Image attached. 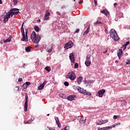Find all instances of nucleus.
Listing matches in <instances>:
<instances>
[{
	"label": "nucleus",
	"mask_w": 130,
	"mask_h": 130,
	"mask_svg": "<svg viewBox=\"0 0 130 130\" xmlns=\"http://www.w3.org/2000/svg\"><path fill=\"white\" fill-rule=\"evenodd\" d=\"M46 84V81H44L42 84L40 85L38 87V90H42L44 88Z\"/></svg>",
	"instance_id": "2eb2a0df"
},
{
	"label": "nucleus",
	"mask_w": 130,
	"mask_h": 130,
	"mask_svg": "<svg viewBox=\"0 0 130 130\" xmlns=\"http://www.w3.org/2000/svg\"><path fill=\"white\" fill-rule=\"evenodd\" d=\"M110 36L114 41H117L119 39L117 33H116V31L114 29H112L110 31Z\"/></svg>",
	"instance_id": "7ed1b4c3"
},
{
	"label": "nucleus",
	"mask_w": 130,
	"mask_h": 130,
	"mask_svg": "<svg viewBox=\"0 0 130 130\" xmlns=\"http://www.w3.org/2000/svg\"><path fill=\"white\" fill-rule=\"evenodd\" d=\"M79 4H82V2H79Z\"/></svg>",
	"instance_id": "6e6d98bb"
},
{
	"label": "nucleus",
	"mask_w": 130,
	"mask_h": 130,
	"mask_svg": "<svg viewBox=\"0 0 130 130\" xmlns=\"http://www.w3.org/2000/svg\"><path fill=\"white\" fill-rule=\"evenodd\" d=\"M101 13H102L103 14H104V15H106V16H107L109 14V12H108L107 10H102Z\"/></svg>",
	"instance_id": "4be33fe9"
},
{
	"label": "nucleus",
	"mask_w": 130,
	"mask_h": 130,
	"mask_svg": "<svg viewBox=\"0 0 130 130\" xmlns=\"http://www.w3.org/2000/svg\"><path fill=\"white\" fill-rule=\"evenodd\" d=\"M76 97L75 95H71L68 97L67 99L69 101H73V100H75V98Z\"/></svg>",
	"instance_id": "a211bd4d"
},
{
	"label": "nucleus",
	"mask_w": 130,
	"mask_h": 130,
	"mask_svg": "<svg viewBox=\"0 0 130 130\" xmlns=\"http://www.w3.org/2000/svg\"><path fill=\"white\" fill-rule=\"evenodd\" d=\"M55 120L56 122V124L58 125V127H60V122H59V120L58 119V117H55Z\"/></svg>",
	"instance_id": "6ab92c4d"
},
{
	"label": "nucleus",
	"mask_w": 130,
	"mask_h": 130,
	"mask_svg": "<svg viewBox=\"0 0 130 130\" xmlns=\"http://www.w3.org/2000/svg\"><path fill=\"white\" fill-rule=\"evenodd\" d=\"M33 120H34V118L31 119V120H29L25 123V124H27V123H30V122H31V121H33Z\"/></svg>",
	"instance_id": "7c9ffc66"
},
{
	"label": "nucleus",
	"mask_w": 130,
	"mask_h": 130,
	"mask_svg": "<svg viewBox=\"0 0 130 130\" xmlns=\"http://www.w3.org/2000/svg\"><path fill=\"white\" fill-rule=\"evenodd\" d=\"M115 63H118V61L117 60H116L115 61Z\"/></svg>",
	"instance_id": "8fccbe9b"
},
{
	"label": "nucleus",
	"mask_w": 130,
	"mask_h": 130,
	"mask_svg": "<svg viewBox=\"0 0 130 130\" xmlns=\"http://www.w3.org/2000/svg\"><path fill=\"white\" fill-rule=\"evenodd\" d=\"M117 55L118 56L119 59H120L121 58V55H122V49H119L117 52Z\"/></svg>",
	"instance_id": "f3484780"
},
{
	"label": "nucleus",
	"mask_w": 130,
	"mask_h": 130,
	"mask_svg": "<svg viewBox=\"0 0 130 130\" xmlns=\"http://www.w3.org/2000/svg\"><path fill=\"white\" fill-rule=\"evenodd\" d=\"M82 81H83V77H79L77 79V83H78V85H80V84H81V83H82Z\"/></svg>",
	"instance_id": "aec40b11"
},
{
	"label": "nucleus",
	"mask_w": 130,
	"mask_h": 130,
	"mask_svg": "<svg viewBox=\"0 0 130 130\" xmlns=\"http://www.w3.org/2000/svg\"><path fill=\"white\" fill-rule=\"evenodd\" d=\"M47 130H55V129H53L51 127H47Z\"/></svg>",
	"instance_id": "473e14b6"
},
{
	"label": "nucleus",
	"mask_w": 130,
	"mask_h": 130,
	"mask_svg": "<svg viewBox=\"0 0 130 130\" xmlns=\"http://www.w3.org/2000/svg\"><path fill=\"white\" fill-rule=\"evenodd\" d=\"M23 25H24V23L22 24V27L21 28V34L22 35V38L21 39V41H25V42H28V36H27V31H24V28H23Z\"/></svg>",
	"instance_id": "20e7f679"
},
{
	"label": "nucleus",
	"mask_w": 130,
	"mask_h": 130,
	"mask_svg": "<svg viewBox=\"0 0 130 130\" xmlns=\"http://www.w3.org/2000/svg\"><path fill=\"white\" fill-rule=\"evenodd\" d=\"M30 84L31 83H30V82H26L24 84H23V86H25V87H24V89H27L29 85H30Z\"/></svg>",
	"instance_id": "412c9836"
},
{
	"label": "nucleus",
	"mask_w": 130,
	"mask_h": 130,
	"mask_svg": "<svg viewBox=\"0 0 130 130\" xmlns=\"http://www.w3.org/2000/svg\"><path fill=\"white\" fill-rule=\"evenodd\" d=\"M25 99L26 101L24 104V111H27L28 110V94L27 93H25Z\"/></svg>",
	"instance_id": "9d476101"
},
{
	"label": "nucleus",
	"mask_w": 130,
	"mask_h": 130,
	"mask_svg": "<svg viewBox=\"0 0 130 130\" xmlns=\"http://www.w3.org/2000/svg\"><path fill=\"white\" fill-rule=\"evenodd\" d=\"M77 90L80 93L83 94L84 95H87L88 96H91L92 94L90 92H87L86 90H84L83 88L78 87Z\"/></svg>",
	"instance_id": "0eeeda50"
},
{
	"label": "nucleus",
	"mask_w": 130,
	"mask_h": 130,
	"mask_svg": "<svg viewBox=\"0 0 130 130\" xmlns=\"http://www.w3.org/2000/svg\"><path fill=\"white\" fill-rule=\"evenodd\" d=\"M97 24H102V22L99 21H97L94 23V25H97Z\"/></svg>",
	"instance_id": "c756f323"
},
{
	"label": "nucleus",
	"mask_w": 130,
	"mask_h": 130,
	"mask_svg": "<svg viewBox=\"0 0 130 130\" xmlns=\"http://www.w3.org/2000/svg\"><path fill=\"white\" fill-rule=\"evenodd\" d=\"M50 15V13L48 11H46L45 15L44 16V21H47L49 19V16Z\"/></svg>",
	"instance_id": "4468645a"
},
{
	"label": "nucleus",
	"mask_w": 130,
	"mask_h": 130,
	"mask_svg": "<svg viewBox=\"0 0 130 130\" xmlns=\"http://www.w3.org/2000/svg\"><path fill=\"white\" fill-rule=\"evenodd\" d=\"M11 39H12V36H10L8 39L5 40L4 41V43H7V42H10V41H11Z\"/></svg>",
	"instance_id": "b1692460"
},
{
	"label": "nucleus",
	"mask_w": 130,
	"mask_h": 130,
	"mask_svg": "<svg viewBox=\"0 0 130 130\" xmlns=\"http://www.w3.org/2000/svg\"><path fill=\"white\" fill-rule=\"evenodd\" d=\"M107 52V49H106L105 51H103V53L105 54Z\"/></svg>",
	"instance_id": "a19ab883"
},
{
	"label": "nucleus",
	"mask_w": 130,
	"mask_h": 130,
	"mask_svg": "<svg viewBox=\"0 0 130 130\" xmlns=\"http://www.w3.org/2000/svg\"><path fill=\"white\" fill-rule=\"evenodd\" d=\"M47 116H49V114H48L47 115Z\"/></svg>",
	"instance_id": "864d4df0"
},
{
	"label": "nucleus",
	"mask_w": 130,
	"mask_h": 130,
	"mask_svg": "<svg viewBox=\"0 0 130 130\" xmlns=\"http://www.w3.org/2000/svg\"><path fill=\"white\" fill-rule=\"evenodd\" d=\"M52 47L50 46H47L46 47V50L47 52H51L52 51Z\"/></svg>",
	"instance_id": "dca6fc26"
},
{
	"label": "nucleus",
	"mask_w": 130,
	"mask_h": 130,
	"mask_svg": "<svg viewBox=\"0 0 130 130\" xmlns=\"http://www.w3.org/2000/svg\"><path fill=\"white\" fill-rule=\"evenodd\" d=\"M79 32H80V29H77L76 30L75 33H79Z\"/></svg>",
	"instance_id": "e433bc0d"
},
{
	"label": "nucleus",
	"mask_w": 130,
	"mask_h": 130,
	"mask_svg": "<svg viewBox=\"0 0 130 130\" xmlns=\"http://www.w3.org/2000/svg\"><path fill=\"white\" fill-rule=\"evenodd\" d=\"M16 88H17V90L19 91V89H20V87L16 86Z\"/></svg>",
	"instance_id": "79ce46f5"
},
{
	"label": "nucleus",
	"mask_w": 130,
	"mask_h": 130,
	"mask_svg": "<svg viewBox=\"0 0 130 130\" xmlns=\"http://www.w3.org/2000/svg\"><path fill=\"white\" fill-rule=\"evenodd\" d=\"M78 68H79V64H78V63H75L74 66V68L78 69Z\"/></svg>",
	"instance_id": "c85d7f7f"
},
{
	"label": "nucleus",
	"mask_w": 130,
	"mask_h": 130,
	"mask_svg": "<svg viewBox=\"0 0 130 130\" xmlns=\"http://www.w3.org/2000/svg\"><path fill=\"white\" fill-rule=\"evenodd\" d=\"M128 44H129V42H126L125 44L123 45V47H124V49H125L126 46H127V45H128Z\"/></svg>",
	"instance_id": "cd10ccee"
},
{
	"label": "nucleus",
	"mask_w": 130,
	"mask_h": 130,
	"mask_svg": "<svg viewBox=\"0 0 130 130\" xmlns=\"http://www.w3.org/2000/svg\"><path fill=\"white\" fill-rule=\"evenodd\" d=\"M116 126H117V125H116V123H115V124L112 125V126H111V127H112H112H116Z\"/></svg>",
	"instance_id": "ea45409f"
},
{
	"label": "nucleus",
	"mask_w": 130,
	"mask_h": 130,
	"mask_svg": "<svg viewBox=\"0 0 130 130\" xmlns=\"http://www.w3.org/2000/svg\"><path fill=\"white\" fill-rule=\"evenodd\" d=\"M19 13H20V12H19V9L17 8H13L10 10V11L6 13V15L4 16V21L5 23H6V22H8L10 18H12L13 16H16V15H18Z\"/></svg>",
	"instance_id": "f257e3e1"
},
{
	"label": "nucleus",
	"mask_w": 130,
	"mask_h": 130,
	"mask_svg": "<svg viewBox=\"0 0 130 130\" xmlns=\"http://www.w3.org/2000/svg\"><path fill=\"white\" fill-rule=\"evenodd\" d=\"M117 3H115L114 4V6H117Z\"/></svg>",
	"instance_id": "de8ad7c7"
},
{
	"label": "nucleus",
	"mask_w": 130,
	"mask_h": 130,
	"mask_svg": "<svg viewBox=\"0 0 130 130\" xmlns=\"http://www.w3.org/2000/svg\"><path fill=\"white\" fill-rule=\"evenodd\" d=\"M56 13L57 15H60V13L59 12H57Z\"/></svg>",
	"instance_id": "c03bdc74"
},
{
	"label": "nucleus",
	"mask_w": 130,
	"mask_h": 130,
	"mask_svg": "<svg viewBox=\"0 0 130 130\" xmlns=\"http://www.w3.org/2000/svg\"><path fill=\"white\" fill-rule=\"evenodd\" d=\"M22 81H23V79H22V78H19L18 82H22Z\"/></svg>",
	"instance_id": "c9c22d12"
},
{
	"label": "nucleus",
	"mask_w": 130,
	"mask_h": 130,
	"mask_svg": "<svg viewBox=\"0 0 130 130\" xmlns=\"http://www.w3.org/2000/svg\"><path fill=\"white\" fill-rule=\"evenodd\" d=\"M85 64L86 67H90V66H91V55H87L85 61Z\"/></svg>",
	"instance_id": "423d86ee"
},
{
	"label": "nucleus",
	"mask_w": 130,
	"mask_h": 130,
	"mask_svg": "<svg viewBox=\"0 0 130 130\" xmlns=\"http://www.w3.org/2000/svg\"><path fill=\"white\" fill-rule=\"evenodd\" d=\"M116 125H120V123H116Z\"/></svg>",
	"instance_id": "37998d69"
},
{
	"label": "nucleus",
	"mask_w": 130,
	"mask_h": 130,
	"mask_svg": "<svg viewBox=\"0 0 130 130\" xmlns=\"http://www.w3.org/2000/svg\"><path fill=\"white\" fill-rule=\"evenodd\" d=\"M94 5L95 6H97V1L96 0H94Z\"/></svg>",
	"instance_id": "58836bf2"
},
{
	"label": "nucleus",
	"mask_w": 130,
	"mask_h": 130,
	"mask_svg": "<svg viewBox=\"0 0 130 130\" xmlns=\"http://www.w3.org/2000/svg\"><path fill=\"white\" fill-rule=\"evenodd\" d=\"M118 116L114 115V116H113L114 119H116V118H117Z\"/></svg>",
	"instance_id": "4c0bfd02"
},
{
	"label": "nucleus",
	"mask_w": 130,
	"mask_h": 130,
	"mask_svg": "<svg viewBox=\"0 0 130 130\" xmlns=\"http://www.w3.org/2000/svg\"><path fill=\"white\" fill-rule=\"evenodd\" d=\"M3 4V2H2V0H0V5H2Z\"/></svg>",
	"instance_id": "09e8293b"
},
{
	"label": "nucleus",
	"mask_w": 130,
	"mask_h": 130,
	"mask_svg": "<svg viewBox=\"0 0 130 130\" xmlns=\"http://www.w3.org/2000/svg\"><path fill=\"white\" fill-rule=\"evenodd\" d=\"M64 86H66L67 87H68V86H69V82L66 81L64 82Z\"/></svg>",
	"instance_id": "2f4dec72"
},
{
	"label": "nucleus",
	"mask_w": 130,
	"mask_h": 130,
	"mask_svg": "<svg viewBox=\"0 0 130 130\" xmlns=\"http://www.w3.org/2000/svg\"><path fill=\"white\" fill-rule=\"evenodd\" d=\"M67 79H70L71 81H75L76 80V74H75V72L72 71L71 72H69L67 75H66Z\"/></svg>",
	"instance_id": "39448f33"
},
{
	"label": "nucleus",
	"mask_w": 130,
	"mask_h": 130,
	"mask_svg": "<svg viewBox=\"0 0 130 130\" xmlns=\"http://www.w3.org/2000/svg\"><path fill=\"white\" fill-rule=\"evenodd\" d=\"M73 46H74V43L70 41L64 45V48L67 50L70 48H72Z\"/></svg>",
	"instance_id": "6e6552de"
},
{
	"label": "nucleus",
	"mask_w": 130,
	"mask_h": 130,
	"mask_svg": "<svg viewBox=\"0 0 130 130\" xmlns=\"http://www.w3.org/2000/svg\"><path fill=\"white\" fill-rule=\"evenodd\" d=\"M30 38L34 42V43H39V41H40L41 38L40 36L37 35L36 32L35 31H33L30 36Z\"/></svg>",
	"instance_id": "f03ea898"
},
{
	"label": "nucleus",
	"mask_w": 130,
	"mask_h": 130,
	"mask_svg": "<svg viewBox=\"0 0 130 130\" xmlns=\"http://www.w3.org/2000/svg\"><path fill=\"white\" fill-rule=\"evenodd\" d=\"M90 31V25L88 26L87 29L84 32L83 35H86L89 33V31Z\"/></svg>",
	"instance_id": "5701e85b"
},
{
	"label": "nucleus",
	"mask_w": 130,
	"mask_h": 130,
	"mask_svg": "<svg viewBox=\"0 0 130 130\" xmlns=\"http://www.w3.org/2000/svg\"><path fill=\"white\" fill-rule=\"evenodd\" d=\"M13 2H14V5H17V4H18V1H17V0H14L13 1Z\"/></svg>",
	"instance_id": "72a5a7b5"
},
{
	"label": "nucleus",
	"mask_w": 130,
	"mask_h": 130,
	"mask_svg": "<svg viewBox=\"0 0 130 130\" xmlns=\"http://www.w3.org/2000/svg\"><path fill=\"white\" fill-rule=\"evenodd\" d=\"M125 55L126 56H127V55H128V53H126L125 54Z\"/></svg>",
	"instance_id": "49530a36"
},
{
	"label": "nucleus",
	"mask_w": 130,
	"mask_h": 130,
	"mask_svg": "<svg viewBox=\"0 0 130 130\" xmlns=\"http://www.w3.org/2000/svg\"><path fill=\"white\" fill-rule=\"evenodd\" d=\"M36 47H38V45H37V46H36Z\"/></svg>",
	"instance_id": "5fc2aeb1"
},
{
	"label": "nucleus",
	"mask_w": 130,
	"mask_h": 130,
	"mask_svg": "<svg viewBox=\"0 0 130 130\" xmlns=\"http://www.w3.org/2000/svg\"><path fill=\"white\" fill-rule=\"evenodd\" d=\"M69 58L71 62L75 63V55L74 53H71L70 54Z\"/></svg>",
	"instance_id": "f8f14e48"
},
{
	"label": "nucleus",
	"mask_w": 130,
	"mask_h": 130,
	"mask_svg": "<svg viewBox=\"0 0 130 130\" xmlns=\"http://www.w3.org/2000/svg\"><path fill=\"white\" fill-rule=\"evenodd\" d=\"M45 70H46L47 72H50V71H51V69L49 67H45Z\"/></svg>",
	"instance_id": "a878e982"
},
{
	"label": "nucleus",
	"mask_w": 130,
	"mask_h": 130,
	"mask_svg": "<svg viewBox=\"0 0 130 130\" xmlns=\"http://www.w3.org/2000/svg\"><path fill=\"white\" fill-rule=\"evenodd\" d=\"M35 30L36 32H39V27L37 26H35Z\"/></svg>",
	"instance_id": "bb28decb"
},
{
	"label": "nucleus",
	"mask_w": 130,
	"mask_h": 130,
	"mask_svg": "<svg viewBox=\"0 0 130 130\" xmlns=\"http://www.w3.org/2000/svg\"><path fill=\"white\" fill-rule=\"evenodd\" d=\"M105 90L102 89L98 92V96H99L100 98H102L103 97V95L105 93Z\"/></svg>",
	"instance_id": "9b49d317"
},
{
	"label": "nucleus",
	"mask_w": 130,
	"mask_h": 130,
	"mask_svg": "<svg viewBox=\"0 0 130 130\" xmlns=\"http://www.w3.org/2000/svg\"><path fill=\"white\" fill-rule=\"evenodd\" d=\"M108 120H98L96 122V124L98 125H101L102 124H104L105 123H107Z\"/></svg>",
	"instance_id": "1a4fd4ad"
},
{
	"label": "nucleus",
	"mask_w": 130,
	"mask_h": 130,
	"mask_svg": "<svg viewBox=\"0 0 130 130\" xmlns=\"http://www.w3.org/2000/svg\"><path fill=\"white\" fill-rule=\"evenodd\" d=\"M22 87H23V88L25 89V87H26V85H24V86L22 85Z\"/></svg>",
	"instance_id": "3c124183"
},
{
	"label": "nucleus",
	"mask_w": 130,
	"mask_h": 130,
	"mask_svg": "<svg viewBox=\"0 0 130 130\" xmlns=\"http://www.w3.org/2000/svg\"><path fill=\"white\" fill-rule=\"evenodd\" d=\"M126 64H130V60H127L126 62Z\"/></svg>",
	"instance_id": "f704fd0d"
},
{
	"label": "nucleus",
	"mask_w": 130,
	"mask_h": 130,
	"mask_svg": "<svg viewBox=\"0 0 130 130\" xmlns=\"http://www.w3.org/2000/svg\"><path fill=\"white\" fill-rule=\"evenodd\" d=\"M68 128V127H65V128L63 129V130H68V129H67Z\"/></svg>",
	"instance_id": "a18cd8bd"
},
{
	"label": "nucleus",
	"mask_w": 130,
	"mask_h": 130,
	"mask_svg": "<svg viewBox=\"0 0 130 130\" xmlns=\"http://www.w3.org/2000/svg\"><path fill=\"white\" fill-rule=\"evenodd\" d=\"M78 120H79L80 123H85V122H86V119H84V117L80 116L78 117Z\"/></svg>",
	"instance_id": "ddd939ff"
},
{
	"label": "nucleus",
	"mask_w": 130,
	"mask_h": 130,
	"mask_svg": "<svg viewBox=\"0 0 130 130\" xmlns=\"http://www.w3.org/2000/svg\"><path fill=\"white\" fill-rule=\"evenodd\" d=\"M31 50V47H27L25 48V51L26 52H29Z\"/></svg>",
	"instance_id": "393cba45"
},
{
	"label": "nucleus",
	"mask_w": 130,
	"mask_h": 130,
	"mask_svg": "<svg viewBox=\"0 0 130 130\" xmlns=\"http://www.w3.org/2000/svg\"><path fill=\"white\" fill-rule=\"evenodd\" d=\"M38 22H41V20H40V19L38 20Z\"/></svg>",
	"instance_id": "603ef678"
}]
</instances>
